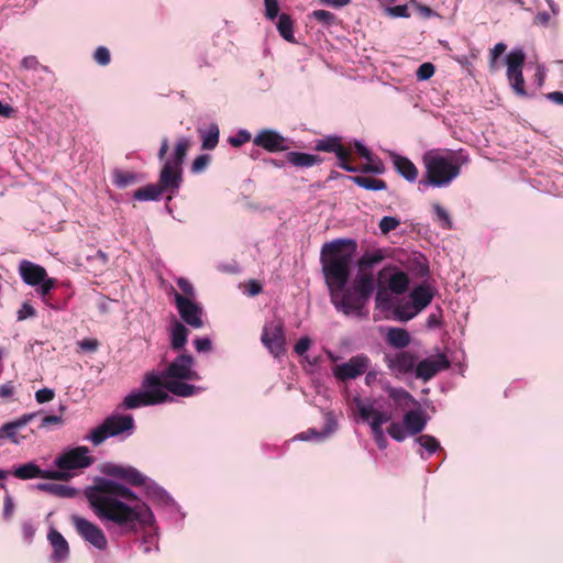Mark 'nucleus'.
<instances>
[{
  "instance_id": "obj_46",
  "label": "nucleus",
  "mask_w": 563,
  "mask_h": 563,
  "mask_svg": "<svg viewBox=\"0 0 563 563\" xmlns=\"http://www.w3.org/2000/svg\"><path fill=\"white\" fill-rule=\"evenodd\" d=\"M252 139L251 133L247 130L241 129L235 135L229 137L228 142L233 147H239Z\"/></svg>"
},
{
  "instance_id": "obj_17",
  "label": "nucleus",
  "mask_w": 563,
  "mask_h": 563,
  "mask_svg": "<svg viewBox=\"0 0 563 563\" xmlns=\"http://www.w3.org/2000/svg\"><path fill=\"white\" fill-rule=\"evenodd\" d=\"M253 143L269 153L285 152L290 148L288 139L273 129L261 130L253 139Z\"/></svg>"
},
{
  "instance_id": "obj_39",
  "label": "nucleus",
  "mask_w": 563,
  "mask_h": 563,
  "mask_svg": "<svg viewBox=\"0 0 563 563\" xmlns=\"http://www.w3.org/2000/svg\"><path fill=\"white\" fill-rule=\"evenodd\" d=\"M276 26L278 33L284 40L288 42H294V23L290 15L282 13L278 18Z\"/></svg>"
},
{
  "instance_id": "obj_51",
  "label": "nucleus",
  "mask_w": 563,
  "mask_h": 563,
  "mask_svg": "<svg viewBox=\"0 0 563 563\" xmlns=\"http://www.w3.org/2000/svg\"><path fill=\"white\" fill-rule=\"evenodd\" d=\"M265 15L269 20H275L279 13L278 0H264Z\"/></svg>"
},
{
  "instance_id": "obj_23",
  "label": "nucleus",
  "mask_w": 563,
  "mask_h": 563,
  "mask_svg": "<svg viewBox=\"0 0 563 563\" xmlns=\"http://www.w3.org/2000/svg\"><path fill=\"white\" fill-rule=\"evenodd\" d=\"M383 389L393 400L396 409L406 410L411 406H418L417 400L402 387H394L389 383L384 384Z\"/></svg>"
},
{
  "instance_id": "obj_34",
  "label": "nucleus",
  "mask_w": 563,
  "mask_h": 563,
  "mask_svg": "<svg viewBox=\"0 0 563 563\" xmlns=\"http://www.w3.org/2000/svg\"><path fill=\"white\" fill-rule=\"evenodd\" d=\"M408 285L409 277L402 271L394 272L388 278V289L396 295L404 294L407 290Z\"/></svg>"
},
{
  "instance_id": "obj_19",
  "label": "nucleus",
  "mask_w": 563,
  "mask_h": 563,
  "mask_svg": "<svg viewBox=\"0 0 563 563\" xmlns=\"http://www.w3.org/2000/svg\"><path fill=\"white\" fill-rule=\"evenodd\" d=\"M449 366L448 357L442 353H438L417 362L415 375L417 378L427 382Z\"/></svg>"
},
{
  "instance_id": "obj_60",
  "label": "nucleus",
  "mask_w": 563,
  "mask_h": 563,
  "mask_svg": "<svg viewBox=\"0 0 563 563\" xmlns=\"http://www.w3.org/2000/svg\"><path fill=\"white\" fill-rule=\"evenodd\" d=\"M14 510L13 498L10 494H5L3 500V517L4 519H10L12 517Z\"/></svg>"
},
{
  "instance_id": "obj_20",
  "label": "nucleus",
  "mask_w": 563,
  "mask_h": 563,
  "mask_svg": "<svg viewBox=\"0 0 563 563\" xmlns=\"http://www.w3.org/2000/svg\"><path fill=\"white\" fill-rule=\"evenodd\" d=\"M384 361L396 376L416 372L417 358L410 352L400 351L395 354H385Z\"/></svg>"
},
{
  "instance_id": "obj_9",
  "label": "nucleus",
  "mask_w": 563,
  "mask_h": 563,
  "mask_svg": "<svg viewBox=\"0 0 563 563\" xmlns=\"http://www.w3.org/2000/svg\"><path fill=\"white\" fill-rule=\"evenodd\" d=\"M92 463L93 459L89 455L88 448L76 446L59 454L54 461V465L57 467V470L51 471L64 474V477L56 478L57 481H67L73 476L70 473L71 471L86 468Z\"/></svg>"
},
{
  "instance_id": "obj_53",
  "label": "nucleus",
  "mask_w": 563,
  "mask_h": 563,
  "mask_svg": "<svg viewBox=\"0 0 563 563\" xmlns=\"http://www.w3.org/2000/svg\"><path fill=\"white\" fill-rule=\"evenodd\" d=\"M349 156H350V152L343 147L342 148V155L341 156H336V158H338V167H340V168H342V169H344V170H346L349 173H356L357 168L352 166L347 162Z\"/></svg>"
},
{
  "instance_id": "obj_18",
  "label": "nucleus",
  "mask_w": 563,
  "mask_h": 563,
  "mask_svg": "<svg viewBox=\"0 0 563 563\" xmlns=\"http://www.w3.org/2000/svg\"><path fill=\"white\" fill-rule=\"evenodd\" d=\"M369 365V358L364 354L351 357L347 362L336 365L333 375L339 380L355 379L364 374Z\"/></svg>"
},
{
  "instance_id": "obj_36",
  "label": "nucleus",
  "mask_w": 563,
  "mask_h": 563,
  "mask_svg": "<svg viewBox=\"0 0 563 563\" xmlns=\"http://www.w3.org/2000/svg\"><path fill=\"white\" fill-rule=\"evenodd\" d=\"M350 179L357 185L358 187L372 190V191H379L385 190L387 188V185L384 180L374 178V177H367V176H354L350 177Z\"/></svg>"
},
{
  "instance_id": "obj_58",
  "label": "nucleus",
  "mask_w": 563,
  "mask_h": 563,
  "mask_svg": "<svg viewBox=\"0 0 563 563\" xmlns=\"http://www.w3.org/2000/svg\"><path fill=\"white\" fill-rule=\"evenodd\" d=\"M387 13L393 18H408V7L406 4H399L387 8Z\"/></svg>"
},
{
  "instance_id": "obj_61",
  "label": "nucleus",
  "mask_w": 563,
  "mask_h": 563,
  "mask_svg": "<svg viewBox=\"0 0 563 563\" xmlns=\"http://www.w3.org/2000/svg\"><path fill=\"white\" fill-rule=\"evenodd\" d=\"M79 347L86 352H96L99 346V342L96 339H85L78 343Z\"/></svg>"
},
{
  "instance_id": "obj_14",
  "label": "nucleus",
  "mask_w": 563,
  "mask_h": 563,
  "mask_svg": "<svg viewBox=\"0 0 563 563\" xmlns=\"http://www.w3.org/2000/svg\"><path fill=\"white\" fill-rule=\"evenodd\" d=\"M71 522L77 531V533L89 544H91L97 550H106L108 547V540L102 531L93 522L88 519L80 517L78 515L71 516Z\"/></svg>"
},
{
  "instance_id": "obj_44",
  "label": "nucleus",
  "mask_w": 563,
  "mask_h": 563,
  "mask_svg": "<svg viewBox=\"0 0 563 563\" xmlns=\"http://www.w3.org/2000/svg\"><path fill=\"white\" fill-rule=\"evenodd\" d=\"M140 547L145 554H148L152 550L158 551L157 536L155 533L145 534Z\"/></svg>"
},
{
  "instance_id": "obj_7",
  "label": "nucleus",
  "mask_w": 563,
  "mask_h": 563,
  "mask_svg": "<svg viewBox=\"0 0 563 563\" xmlns=\"http://www.w3.org/2000/svg\"><path fill=\"white\" fill-rule=\"evenodd\" d=\"M135 423L131 415H111L85 438L98 446L114 437L126 439L134 433Z\"/></svg>"
},
{
  "instance_id": "obj_10",
  "label": "nucleus",
  "mask_w": 563,
  "mask_h": 563,
  "mask_svg": "<svg viewBox=\"0 0 563 563\" xmlns=\"http://www.w3.org/2000/svg\"><path fill=\"white\" fill-rule=\"evenodd\" d=\"M19 274L24 284L38 287L37 291L42 297L48 295L56 286V279L48 277L43 266L27 260L20 262Z\"/></svg>"
},
{
  "instance_id": "obj_62",
  "label": "nucleus",
  "mask_w": 563,
  "mask_h": 563,
  "mask_svg": "<svg viewBox=\"0 0 563 563\" xmlns=\"http://www.w3.org/2000/svg\"><path fill=\"white\" fill-rule=\"evenodd\" d=\"M354 147L356 152L360 154L361 157L365 158L366 161H372V153L371 151L362 143L360 140L354 141Z\"/></svg>"
},
{
  "instance_id": "obj_59",
  "label": "nucleus",
  "mask_w": 563,
  "mask_h": 563,
  "mask_svg": "<svg viewBox=\"0 0 563 563\" xmlns=\"http://www.w3.org/2000/svg\"><path fill=\"white\" fill-rule=\"evenodd\" d=\"M194 346L197 350V352H209L212 347V342L207 336L197 338L194 341Z\"/></svg>"
},
{
  "instance_id": "obj_45",
  "label": "nucleus",
  "mask_w": 563,
  "mask_h": 563,
  "mask_svg": "<svg viewBox=\"0 0 563 563\" xmlns=\"http://www.w3.org/2000/svg\"><path fill=\"white\" fill-rule=\"evenodd\" d=\"M21 66L26 70L41 69L45 73H51L49 68L47 66L41 65L37 58L33 55L25 56L21 62Z\"/></svg>"
},
{
  "instance_id": "obj_27",
  "label": "nucleus",
  "mask_w": 563,
  "mask_h": 563,
  "mask_svg": "<svg viewBox=\"0 0 563 563\" xmlns=\"http://www.w3.org/2000/svg\"><path fill=\"white\" fill-rule=\"evenodd\" d=\"M287 161L295 167L308 168L322 163L323 158L319 155L303 152H288Z\"/></svg>"
},
{
  "instance_id": "obj_30",
  "label": "nucleus",
  "mask_w": 563,
  "mask_h": 563,
  "mask_svg": "<svg viewBox=\"0 0 563 563\" xmlns=\"http://www.w3.org/2000/svg\"><path fill=\"white\" fill-rule=\"evenodd\" d=\"M189 144L190 142L188 137H179L176 142L173 154L165 159V163L181 168L187 155Z\"/></svg>"
},
{
  "instance_id": "obj_47",
  "label": "nucleus",
  "mask_w": 563,
  "mask_h": 563,
  "mask_svg": "<svg viewBox=\"0 0 563 563\" xmlns=\"http://www.w3.org/2000/svg\"><path fill=\"white\" fill-rule=\"evenodd\" d=\"M311 16L324 25H331L335 21V15L327 10H314Z\"/></svg>"
},
{
  "instance_id": "obj_31",
  "label": "nucleus",
  "mask_w": 563,
  "mask_h": 563,
  "mask_svg": "<svg viewBox=\"0 0 563 563\" xmlns=\"http://www.w3.org/2000/svg\"><path fill=\"white\" fill-rule=\"evenodd\" d=\"M189 331L179 321H175L170 328V347L175 351L181 350L188 341Z\"/></svg>"
},
{
  "instance_id": "obj_35",
  "label": "nucleus",
  "mask_w": 563,
  "mask_h": 563,
  "mask_svg": "<svg viewBox=\"0 0 563 563\" xmlns=\"http://www.w3.org/2000/svg\"><path fill=\"white\" fill-rule=\"evenodd\" d=\"M163 195L162 188L157 184H148L133 192V198L137 201H157Z\"/></svg>"
},
{
  "instance_id": "obj_56",
  "label": "nucleus",
  "mask_w": 563,
  "mask_h": 563,
  "mask_svg": "<svg viewBox=\"0 0 563 563\" xmlns=\"http://www.w3.org/2000/svg\"><path fill=\"white\" fill-rule=\"evenodd\" d=\"M177 285L178 287L181 289V291L187 295V298H190V299H194L195 298V289H194V286L191 285V283L184 278V277H179L177 279Z\"/></svg>"
},
{
  "instance_id": "obj_2",
  "label": "nucleus",
  "mask_w": 563,
  "mask_h": 563,
  "mask_svg": "<svg viewBox=\"0 0 563 563\" xmlns=\"http://www.w3.org/2000/svg\"><path fill=\"white\" fill-rule=\"evenodd\" d=\"M85 495L95 515L112 536L136 533L155 523L151 507L129 487L113 479L98 478Z\"/></svg>"
},
{
  "instance_id": "obj_29",
  "label": "nucleus",
  "mask_w": 563,
  "mask_h": 563,
  "mask_svg": "<svg viewBox=\"0 0 563 563\" xmlns=\"http://www.w3.org/2000/svg\"><path fill=\"white\" fill-rule=\"evenodd\" d=\"M35 487L38 490L46 492L60 498H74L78 494V490L75 487L64 484L38 483Z\"/></svg>"
},
{
  "instance_id": "obj_37",
  "label": "nucleus",
  "mask_w": 563,
  "mask_h": 563,
  "mask_svg": "<svg viewBox=\"0 0 563 563\" xmlns=\"http://www.w3.org/2000/svg\"><path fill=\"white\" fill-rule=\"evenodd\" d=\"M203 150H213L219 143V126L217 123H210L209 126L200 131Z\"/></svg>"
},
{
  "instance_id": "obj_63",
  "label": "nucleus",
  "mask_w": 563,
  "mask_h": 563,
  "mask_svg": "<svg viewBox=\"0 0 563 563\" xmlns=\"http://www.w3.org/2000/svg\"><path fill=\"white\" fill-rule=\"evenodd\" d=\"M63 421L62 416L48 415L42 418L40 428H46L51 424H60Z\"/></svg>"
},
{
  "instance_id": "obj_11",
  "label": "nucleus",
  "mask_w": 563,
  "mask_h": 563,
  "mask_svg": "<svg viewBox=\"0 0 563 563\" xmlns=\"http://www.w3.org/2000/svg\"><path fill=\"white\" fill-rule=\"evenodd\" d=\"M526 62V53L521 48H515L506 56L507 79L514 91L521 97L527 96L522 68Z\"/></svg>"
},
{
  "instance_id": "obj_52",
  "label": "nucleus",
  "mask_w": 563,
  "mask_h": 563,
  "mask_svg": "<svg viewBox=\"0 0 563 563\" xmlns=\"http://www.w3.org/2000/svg\"><path fill=\"white\" fill-rule=\"evenodd\" d=\"M36 316V310L29 302H23L21 308L16 312L18 321H23L27 318H33Z\"/></svg>"
},
{
  "instance_id": "obj_6",
  "label": "nucleus",
  "mask_w": 563,
  "mask_h": 563,
  "mask_svg": "<svg viewBox=\"0 0 563 563\" xmlns=\"http://www.w3.org/2000/svg\"><path fill=\"white\" fill-rule=\"evenodd\" d=\"M169 400H172V398L164 391L158 371H152L144 376L142 389H136L128 394L120 407L123 409H137L141 407L161 405Z\"/></svg>"
},
{
  "instance_id": "obj_57",
  "label": "nucleus",
  "mask_w": 563,
  "mask_h": 563,
  "mask_svg": "<svg viewBox=\"0 0 563 563\" xmlns=\"http://www.w3.org/2000/svg\"><path fill=\"white\" fill-rule=\"evenodd\" d=\"M311 346V340L309 336H301L295 344L294 351L298 355H303Z\"/></svg>"
},
{
  "instance_id": "obj_28",
  "label": "nucleus",
  "mask_w": 563,
  "mask_h": 563,
  "mask_svg": "<svg viewBox=\"0 0 563 563\" xmlns=\"http://www.w3.org/2000/svg\"><path fill=\"white\" fill-rule=\"evenodd\" d=\"M393 163L396 170L408 181H416L418 177V169L415 164L405 156L394 154Z\"/></svg>"
},
{
  "instance_id": "obj_48",
  "label": "nucleus",
  "mask_w": 563,
  "mask_h": 563,
  "mask_svg": "<svg viewBox=\"0 0 563 563\" xmlns=\"http://www.w3.org/2000/svg\"><path fill=\"white\" fill-rule=\"evenodd\" d=\"M210 163V156L208 154H201V155H198L194 162H192V165H191V170L192 173H201L203 172L207 166L209 165Z\"/></svg>"
},
{
  "instance_id": "obj_24",
  "label": "nucleus",
  "mask_w": 563,
  "mask_h": 563,
  "mask_svg": "<svg viewBox=\"0 0 563 563\" xmlns=\"http://www.w3.org/2000/svg\"><path fill=\"white\" fill-rule=\"evenodd\" d=\"M338 428L336 420L332 412L325 413V423L321 431H317L316 429H309L305 432H301L295 437V439L300 441H310V440H324L330 434H332Z\"/></svg>"
},
{
  "instance_id": "obj_13",
  "label": "nucleus",
  "mask_w": 563,
  "mask_h": 563,
  "mask_svg": "<svg viewBox=\"0 0 563 563\" xmlns=\"http://www.w3.org/2000/svg\"><path fill=\"white\" fill-rule=\"evenodd\" d=\"M10 474H12L16 478L23 479V481L33 479V478L54 479V478L64 477V474H62L59 472H52L51 470H42L34 462H29V463L19 465L16 467H14L12 472L0 468V481L5 479ZM0 488L7 490L5 484L0 482Z\"/></svg>"
},
{
  "instance_id": "obj_3",
  "label": "nucleus",
  "mask_w": 563,
  "mask_h": 563,
  "mask_svg": "<svg viewBox=\"0 0 563 563\" xmlns=\"http://www.w3.org/2000/svg\"><path fill=\"white\" fill-rule=\"evenodd\" d=\"M161 382H163L164 391L178 397H191L199 394L205 388L189 384L190 380H199L200 375L195 369V358L187 353L177 355L169 365L162 372Z\"/></svg>"
},
{
  "instance_id": "obj_8",
  "label": "nucleus",
  "mask_w": 563,
  "mask_h": 563,
  "mask_svg": "<svg viewBox=\"0 0 563 563\" xmlns=\"http://www.w3.org/2000/svg\"><path fill=\"white\" fill-rule=\"evenodd\" d=\"M354 402L358 410L360 418L368 423L373 438L379 449H386L387 440L383 430V424L391 420L390 411H382L375 408V402L364 401L360 397L354 398Z\"/></svg>"
},
{
  "instance_id": "obj_64",
  "label": "nucleus",
  "mask_w": 563,
  "mask_h": 563,
  "mask_svg": "<svg viewBox=\"0 0 563 563\" xmlns=\"http://www.w3.org/2000/svg\"><path fill=\"white\" fill-rule=\"evenodd\" d=\"M441 321V313L440 311H435L429 314V317L426 320V328L428 329H434L439 327Z\"/></svg>"
},
{
  "instance_id": "obj_40",
  "label": "nucleus",
  "mask_w": 563,
  "mask_h": 563,
  "mask_svg": "<svg viewBox=\"0 0 563 563\" xmlns=\"http://www.w3.org/2000/svg\"><path fill=\"white\" fill-rule=\"evenodd\" d=\"M384 256L380 251L366 252L358 260L360 272H364L366 268H372L376 264L380 263Z\"/></svg>"
},
{
  "instance_id": "obj_26",
  "label": "nucleus",
  "mask_w": 563,
  "mask_h": 563,
  "mask_svg": "<svg viewBox=\"0 0 563 563\" xmlns=\"http://www.w3.org/2000/svg\"><path fill=\"white\" fill-rule=\"evenodd\" d=\"M413 443L418 446L416 453L422 460H428L432 454L440 450V442L430 434L418 435L415 438Z\"/></svg>"
},
{
  "instance_id": "obj_33",
  "label": "nucleus",
  "mask_w": 563,
  "mask_h": 563,
  "mask_svg": "<svg viewBox=\"0 0 563 563\" xmlns=\"http://www.w3.org/2000/svg\"><path fill=\"white\" fill-rule=\"evenodd\" d=\"M314 148L320 152L334 153L335 156L342 155L343 145L338 135H328L316 142Z\"/></svg>"
},
{
  "instance_id": "obj_43",
  "label": "nucleus",
  "mask_w": 563,
  "mask_h": 563,
  "mask_svg": "<svg viewBox=\"0 0 563 563\" xmlns=\"http://www.w3.org/2000/svg\"><path fill=\"white\" fill-rule=\"evenodd\" d=\"M400 225V220L393 216H385L379 221V230L382 233L387 234L396 230Z\"/></svg>"
},
{
  "instance_id": "obj_41",
  "label": "nucleus",
  "mask_w": 563,
  "mask_h": 563,
  "mask_svg": "<svg viewBox=\"0 0 563 563\" xmlns=\"http://www.w3.org/2000/svg\"><path fill=\"white\" fill-rule=\"evenodd\" d=\"M433 211L437 218V222L442 229L450 230L453 228V222L450 218V214L443 207L435 203L433 206Z\"/></svg>"
},
{
  "instance_id": "obj_38",
  "label": "nucleus",
  "mask_w": 563,
  "mask_h": 563,
  "mask_svg": "<svg viewBox=\"0 0 563 563\" xmlns=\"http://www.w3.org/2000/svg\"><path fill=\"white\" fill-rule=\"evenodd\" d=\"M112 181L118 188L123 189L137 181V174L117 168L112 172Z\"/></svg>"
},
{
  "instance_id": "obj_15",
  "label": "nucleus",
  "mask_w": 563,
  "mask_h": 563,
  "mask_svg": "<svg viewBox=\"0 0 563 563\" xmlns=\"http://www.w3.org/2000/svg\"><path fill=\"white\" fill-rule=\"evenodd\" d=\"M261 341L264 346L274 356H280L285 353V333L284 324L282 321H272L266 323L263 328Z\"/></svg>"
},
{
  "instance_id": "obj_50",
  "label": "nucleus",
  "mask_w": 563,
  "mask_h": 563,
  "mask_svg": "<svg viewBox=\"0 0 563 563\" xmlns=\"http://www.w3.org/2000/svg\"><path fill=\"white\" fill-rule=\"evenodd\" d=\"M434 74V66L431 63H423L418 67L417 78L421 81L430 79Z\"/></svg>"
},
{
  "instance_id": "obj_55",
  "label": "nucleus",
  "mask_w": 563,
  "mask_h": 563,
  "mask_svg": "<svg viewBox=\"0 0 563 563\" xmlns=\"http://www.w3.org/2000/svg\"><path fill=\"white\" fill-rule=\"evenodd\" d=\"M54 396H55L54 389L45 387V388L38 389L35 393V400L38 404H44V402H48V401L53 400Z\"/></svg>"
},
{
  "instance_id": "obj_25",
  "label": "nucleus",
  "mask_w": 563,
  "mask_h": 563,
  "mask_svg": "<svg viewBox=\"0 0 563 563\" xmlns=\"http://www.w3.org/2000/svg\"><path fill=\"white\" fill-rule=\"evenodd\" d=\"M402 422L409 435H417L424 430L428 423V417L421 408L410 409L405 412Z\"/></svg>"
},
{
  "instance_id": "obj_1",
  "label": "nucleus",
  "mask_w": 563,
  "mask_h": 563,
  "mask_svg": "<svg viewBox=\"0 0 563 563\" xmlns=\"http://www.w3.org/2000/svg\"><path fill=\"white\" fill-rule=\"evenodd\" d=\"M356 247L353 239H336L324 243L321 249L322 272L335 309L345 316L366 317V307L376 284L371 272H358L347 286Z\"/></svg>"
},
{
  "instance_id": "obj_42",
  "label": "nucleus",
  "mask_w": 563,
  "mask_h": 563,
  "mask_svg": "<svg viewBox=\"0 0 563 563\" xmlns=\"http://www.w3.org/2000/svg\"><path fill=\"white\" fill-rule=\"evenodd\" d=\"M387 433L397 442H402L409 435L407 428L399 422H391L387 428Z\"/></svg>"
},
{
  "instance_id": "obj_54",
  "label": "nucleus",
  "mask_w": 563,
  "mask_h": 563,
  "mask_svg": "<svg viewBox=\"0 0 563 563\" xmlns=\"http://www.w3.org/2000/svg\"><path fill=\"white\" fill-rule=\"evenodd\" d=\"M375 301L377 307L389 308L390 297L388 291L379 287L378 290L376 291Z\"/></svg>"
},
{
  "instance_id": "obj_22",
  "label": "nucleus",
  "mask_w": 563,
  "mask_h": 563,
  "mask_svg": "<svg viewBox=\"0 0 563 563\" xmlns=\"http://www.w3.org/2000/svg\"><path fill=\"white\" fill-rule=\"evenodd\" d=\"M48 541L53 548V552L49 556L51 563H62L69 556V547L63 534L54 528L48 531Z\"/></svg>"
},
{
  "instance_id": "obj_16",
  "label": "nucleus",
  "mask_w": 563,
  "mask_h": 563,
  "mask_svg": "<svg viewBox=\"0 0 563 563\" xmlns=\"http://www.w3.org/2000/svg\"><path fill=\"white\" fill-rule=\"evenodd\" d=\"M175 305L178 313L184 322L194 329H200L203 325L202 321V308L194 301V299L187 298L179 292L174 294Z\"/></svg>"
},
{
  "instance_id": "obj_4",
  "label": "nucleus",
  "mask_w": 563,
  "mask_h": 563,
  "mask_svg": "<svg viewBox=\"0 0 563 563\" xmlns=\"http://www.w3.org/2000/svg\"><path fill=\"white\" fill-rule=\"evenodd\" d=\"M106 473L109 476L121 478L130 485L142 486L146 497L157 506L179 510V506L165 488L159 486L152 478L143 475L135 467L110 464L107 466Z\"/></svg>"
},
{
  "instance_id": "obj_49",
  "label": "nucleus",
  "mask_w": 563,
  "mask_h": 563,
  "mask_svg": "<svg viewBox=\"0 0 563 563\" xmlns=\"http://www.w3.org/2000/svg\"><path fill=\"white\" fill-rule=\"evenodd\" d=\"M93 57L95 60L101 66H107L111 60L110 51L104 46H99L95 51Z\"/></svg>"
},
{
  "instance_id": "obj_21",
  "label": "nucleus",
  "mask_w": 563,
  "mask_h": 563,
  "mask_svg": "<svg viewBox=\"0 0 563 563\" xmlns=\"http://www.w3.org/2000/svg\"><path fill=\"white\" fill-rule=\"evenodd\" d=\"M183 183L181 168L164 163L159 174L157 186L162 188L163 192L176 194Z\"/></svg>"
},
{
  "instance_id": "obj_12",
  "label": "nucleus",
  "mask_w": 563,
  "mask_h": 563,
  "mask_svg": "<svg viewBox=\"0 0 563 563\" xmlns=\"http://www.w3.org/2000/svg\"><path fill=\"white\" fill-rule=\"evenodd\" d=\"M412 306L409 308L398 307L395 314L400 321H408L415 318L421 310L430 305L433 299V292L429 286L420 285L410 292Z\"/></svg>"
},
{
  "instance_id": "obj_32",
  "label": "nucleus",
  "mask_w": 563,
  "mask_h": 563,
  "mask_svg": "<svg viewBox=\"0 0 563 563\" xmlns=\"http://www.w3.org/2000/svg\"><path fill=\"white\" fill-rule=\"evenodd\" d=\"M387 343L396 349H404L410 343L409 332L402 328H389L386 334Z\"/></svg>"
},
{
  "instance_id": "obj_5",
  "label": "nucleus",
  "mask_w": 563,
  "mask_h": 563,
  "mask_svg": "<svg viewBox=\"0 0 563 563\" xmlns=\"http://www.w3.org/2000/svg\"><path fill=\"white\" fill-rule=\"evenodd\" d=\"M426 174L419 180L418 189L421 192L429 187H443L457 175V166L445 154L439 151H429L423 155Z\"/></svg>"
}]
</instances>
